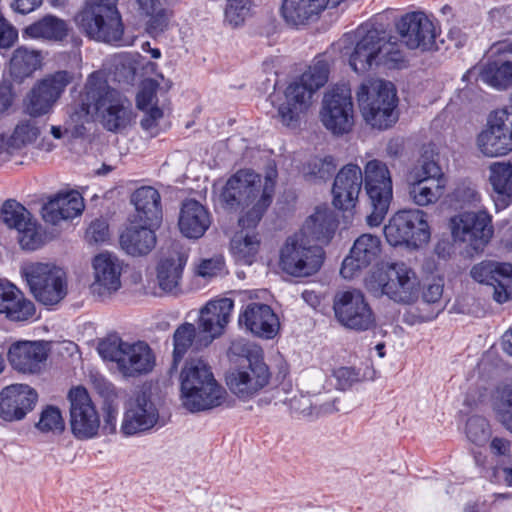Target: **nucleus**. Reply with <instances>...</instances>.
<instances>
[{"label":"nucleus","instance_id":"1","mask_svg":"<svg viewBox=\"0 0 512 512\" xmlns=\"http://www.w3.org/2000/svg\"><path fill=\"white\" fill-rule=\"evenodd\" d=\"M363 184L371 205V213L366 221L370 227H377L385 219L393 198L391 174L382 161H368L364 173L355 164H347L341 168L333 183L332 203L340 210L354 207Z\"/></svg>","mask_w":512,"mask_h":512},{"label":"nucleus","instance_id":"2","mask_svg":"<svg viewBox=\"0 0 512 512\" xmlns=\"http://www.w3.org/2000/svg\"><path fill=\"white\" fill-rule=\"evenodd\" d=\"M75 122H89L97 116L103 127L116 132L131 120V103L116 89L109 86L101 72L91 73L79 95V103L71 108Z\"/></svg>","mask_w":512,"mask_h":512},{"label":"nucleus","instance_id":"3","mask_svg":"<svg viewBox=\"0 0 512 512\" xmlns=\"http://www.w3.org/2000/svg\"><path fill=\"white\" fill-rule=\"evenodd\" d=\"M219 198L225 209L240 212L241 228H256L271 205V186L261 189L260 175L242 169L226 181Z\"/></svg>","mask_w":512,"mask_h":512},{"label":"nucleus","instance_id":"4","mask_svg":"<svg viewBox=\"0 0 512 512\" xmlns=\"http://www.w3.org/2000/svg\"><path fill=\"white\" fill-rule=\"evenodd\" d=\"M219 198L225 209L240 212L241 228H256L271 205V186L261 189L260 175L242 169L226 181Z\"/></svg>","mask_w":512,"mask_h":512},{"label":"nucleus","instance_id":"5","mask_svg":"<svg viewBox=\"0 0 512 512\" xmlns=\"http://www.w3.org/2000/svg\"><path fill=\"white\" fill-rule=\"evenodd\" d=\"M328 78V63L325 60H317L301 76L292 81L276 105L279 122L287 128H297L302 115L312 104L314 93L327 83Z\"/></svg>","mask_w":512,"mask_h":512},{"label":"nucleus","instance_id":"6","mask_svg":"<svg viewBox=\"0 0 512 512\" xmlns=\"http://www.w3.org/2000/svg\"><path fill=\"white\" fill-rule=\"evenodd\" d=\"M183 406L190 412L209 410L220 406L226 391L217 382L211 367L201 358L186 361L180 374Z\"/></svg>","mask_w":512,"mask_h":512},{"label":"nucleus","instance_id":"7","mask_svg":"<svg viewBox=\"0 0 512 512\" xmlns=\"http://www.w3.org/2000/svg\"><path fill=\"white\" fill-rule=\"evenodd\" d=\"M365 287L375 297L385 295L395 303L409 305L419 297L420 280L406 263L395 262L373 271Z\"/></svg>","mask_w":512,"mask_h":512},{"label":"nucleus","instance_id":"8","mask_svg":"<svg viewBox=\"0 0 512 512\" xmlns=\"http://www.w3.org/2000/svg\"><path fill=\"white\" fill-rule=\"evenodd\" d=\"M78 28L96 41L123 45L124 27L117 0H87L75 16Z\"/></svg>","mask_w":512,"mask_h":512},{"label":"nucleus","instance_id":"9","mask_svg":"<svg viewBox=\"0 0 512 512\" xmlns=\"http://www.w3.org/2000/svg\"><path fill=\"white\" fill-rule=\"evenodd\" d=\"M357 100L365 122L379 130L391 127L398 120V98L393 83L381 79L362 83Z\"/></svg>","mask_w":512,"mask_h":512},{"label":"nucleus","instance_id":"10","mask_svg":"<svg viewBox=\"0 0 512 512\" xmlns=\"http://www.w3.org/2000/svg\"><path fill=\"white\" fill-rule=\"evenodd\" d=\"M98 352L103 359L115 362L124 377L147 374L155 366L152 349L142 341L128 343L119 337H111L99 343Z\"/></svg>","mask_w":512,"mask_h":512},{"label":"nucleus","instance_id":"11","mask_svg":"<svg viewBox=\"0 0 512 512\" xmlns=\"http://www.w3.org/2000/svg\"><path fill=\"white\" fill-rule=\"evenodd\" d=\"M385 31L370 24L358 27L354 32L346 33L340 40L341 53L348 57L350 67L358 74L379 66L381 43Z\"/></svg>","mask_w":512,"mask_h":512},{"label":"nucleus","instance_id":"12","mask_svg":"<svg viewBox=\"0 0 512 512\" xmlns=\"http://www.w3.org/2000/svg\"><path fill=\"white\" fill-rule=\"evenodd\" d=\"M271 372L263 358L248 355L241 362L230 368L225 381L230 392L243 402L259 395L270 383Z\"/></svg>","mask_w":512,"mask_h":512},{"label":"nucleus","instance_id":"13","mask_svg":"<svg viewBox=\"0 0 512 512\" xmlns=\"http://www.w3.org/2000/svg\"><path fill=\"white\" fill-rule=\"evenodd\" d=\"M31 293L45 306L60 303L67 295L65 272L52 264L32 263L22 269Z\"/></svg>","mask_w":512,"mask_h":512},{"label":"nucleus","instance_id":"14","mask_svg":"<svg viewBox=\"0 0 512 512\" xmlns=\"http://www.w3.org/2000/svg\"><path fill=\"white\" fill-rule=\"evenodd\" d=\"M384 235L391 246L419 248L431 235L427 214L420 209L400 210L384 226Z\"/></svg>","mask_w":512,"mask_h":512},{"label":"nucleus","instance_id":"15","mask_svg":"<svg viewBox=\"0 0 512 512\" xmlns=\"http://www.w3.org/2000/svg\"><path fill=\"white\" fill-rule=\"evenodd\" d=\"M322 263V248L311 245L298 233L289 236L280 250V268L294 277L311 276L321 268Z\"/></svg>","mask_w":512,"mask_h":512},{"label":"nucleus","instance_id":"16","mask_svg":"<svg viewBox=\"0 0 512 512\" xmlns=\"http://www.w3.org/2000/svg\"><path fill=\"white\" fill-rule=\"evenodd\" d=\"M335 319L341 326L356 332H365L376 326L375 314L358 289L339 291L333 299Z\"/></svg>","mask_w":512,"mask_h":512},{"label":"nucleus","instance_id":"17","mask_svg":"<svg viewBox=\"0 0 512 512\" xmlns=\"http://www.w3.org/2000/svg\"><path fill=\"white\" fill-rule=\"evenodd\" d=\"M450 229L456 242L465 243L476 252L483 250L494 233L492 216L486 210L465 211L451 217Z\"/></svg>","mask_w":512,"mask_h":512},{"label":"nucleus","instance_id":"18","mask_svg":"<svg viewBox=\"0 0 512 512\" xmlns=\"http://www.w3.org/2000/svg\"><path fill=\"white\" fill-rule=\"evenodd\" d=\"M320 120L334 135L351 131L354 125V106L349 88L337 86L324 95Z\"/></svg>","mask_w":512,"mask_h":512},{"label":"nucleus","instance_id":"19","mask_svg":"<svg viewBox=\"0 0 512 512\" xmlns=\"http://www.w3.org/2000/svg\"><path fill=\"white\" fill-rule=\"evenodd\" d=\"M477 146L487 157H499L512 151V111L490 113L485 129L477 136Z\"/></svg>","mask_w":512,"mask_h":512},{"label":"nucleus","instance_id":"20","mask_svg":"<svg viewBox=\"0 0 512 512\" xmlns=\"http://www.w3.org/2000/svg\"><path fill=\"white\" fill-rule=\"evenodd\" d=\"M68 399L72 434L79 440L96 437L100 429V416L88 391L81 386L74 387L69 391Z\"/></svg>","mask_w":512,"mask_h":512},{"label":"nucleus","instance_id":"21","mask_svg":"<svg viewBox=\"0 0 512 512\" xmlns=\"http://www.w3.org/2000/svg\"><path fill=\"white\" fill-rule=\"evenodd\" d=\"M0 217L8 228L17 232V239L22 249L34 251L43 245V236L31 213L19 202L6 200L1 208Z\"/></svg>","mask_w":512,"mask_h":512},{"label":"nucleus","instance_id":"22","mask_svg":"<svg viewBox=\"0 0 512 512\" xmlns=\"http://www.w3.org/2000/svg\"><path fill=\"white\" fill-rule=\"evenodd\" d=\"M159 410L146 391L137 392L125 405L120 431L125 436L144 433L159 421Z\"/></svg>","mask_w":512,"mask_h":512},{"label":"nucleus","instance_id":"23","mask_svg":"<svg viewBox=\"0 0 512 512\" xmlns=\"http://www.w3.org/2000/svg\"><path fill=\"white\" fill-rule=\"evenodd\" d=\"M70 82L67 71H57L42 79L27 96L26 112L33 117L49 113Z\"/></svg>","mask_w":512,"mask_h":512},{"label":"nucleus","instance_id":"24","mask_svg":"<svg viewBox=\"0 0 512 512\" xmlns=\"http://www.w3.org/2000/svg\"><path fill=\"white\" fill-rule=\"evenodd\" d=\"M471 277L491 289L494 301L499 304L512 299V264L495 261H483L474 265Z\"/></svg>","mask_w":512,"mask_h":512},{"label":"nucleus","instance_id":"25","mask_svg":"<svg viewBox=\"0 0 512 512\" xmlns=\"http://www.w3.org/2000/svg\"><path fill=\"white\" fill-rule=\"evenodd\" d=\"M400 38L410 49L430 50L435 44L436 28L424 12H410L396 22Z\"/></svg>","mask_w":512,"mask_h":512},{"label":"nucleus","instance_id":"26","mask_svg":"<svg viewBox=\"0 0 512 512\" xmlns=\"http://www.w3.org/2000/svg\"><path fill=\"white\" fill-rule=\"evenodd\" d=\"M94 282L91 289L102 300L111 297L121 288L123 263L114 254L103 252L93 259Z\"/></svg>","mask_w":512,"mask_h":512},{"label":"nucleus","instance_id":"27","mask_svg":"<svg viewBox=\"0 0 512 512\" xmlns=\"http://www.w3.org/2000/svg\"><path fill=\"white\" fill-rule=\"evenodd\" d=\"M381 253V240L372 234H362L355 241L350 253L342 262L340 274L345 279H352L363 269L374 263Z\"/></svg>","mask_w":512,"mask_h":512},{"label":"nucleus","instance_id":"28","mask_svg":"<svg viewBox=\"0 0 512 512\" xmlns=\"http://www.w3.org/2000/svg\"><path fill=\"white\" fill-rule=\"evenodd\" d=\"M48 358L46 345L41 341H17L7 352L11 367L22 374H39Z\"/></svg>","mask_w":512,"mask_h":512},{"label":"nucleus","instance_id":"29","mask_svg":"<svg viewBox=\"0 0 512 512\" xmlns=\"http://www.w3.org/2000/svg\"><path fill=\"white\" fill-rule=\"evenodd\" d=\"M37 392L26 384H12L0 392V418L12 422L22 420L33 410Z\"/></svg>","mask_w":512,"mask_h":512},{"label":"nucleus","instance_id":"30","mask_svg":"<svg viewBox=\"0 0 512 512\" xmlns=\"http://www.w3.org/2000/svg\"><path fill=\"white\" fill-rule=\"evenodd\" d=\"M240 326H245L253 335L272 339L279 330V320L270 306L262 303H250L239 315Z\"/></svg>","mask_w":512,"mask_h":512},{"label":"nucleus","instance_id":"31","mask_svg":"<svg viewBox=\"0 0 512 512\" xmlns=\"http://www.w3.org/2000/svg\"><path fill=\"white\" fill-rule=\"evenodd\" d=\"M234 303L230 298L208 302L200 311L198 328L211 336V343L219 337L230 321Z\"/></svg>","mask_w":512,"mask_h":512},{"label":"nucleus","instance_id":"32","mask_svg":"<svg viewBox=\"0 0 512 512\" xmlns=\"http://www.w3.org/2000/svg\"><path fill=\"white\" fill-rule=\"evenodd\" d=\"M211 344V336L203 333L192 323L179 325L173 333V361L170 373L177 369L178 363L189 351H200Z\"/></svg>","mask_w":512,"mask_h":512},{"label":"nucleus","instance_id":"33","mask_svg":"<svg viewBox=\"0 0 512 512\" xmlns=\"http://www.w3.org/2000/svg\"><path fill=\"white\" fill-rule=\"evenodd\" d=\"M158 227L135 221L121 233L119 239L121 248L131 256L149 254L156 246L155 230Z\"/></svg>","mask_w":512,"mask_h":512},{"label":"nucleus","instance_id":"34","mask_svg":"<svg viewBox=\"0 0 512 512\" xmlns=\"http://www.w3.org/2000/svg\"><path fill=\"white\" fill-rule=\"evenodd\" d=\"M0 314L11 321H26L35 314V306L13 283L0 281Z\"/></svg>","mask_w":512,"mask_h":512},{"label":"nucleus","instance_id":"35","mask_svg":"<svg viewBox=\"0 0 512 512\" xmlns=\"http://www.w3.org/2000/svg\"><path fill=\"white\" fill-rule=\"evenodd\" d=\"M131 202L136 209V222L160 226L162 221V207L158 190L151 186H142L134 191Z\"/></svg>","mask_w":512,"mask_h":512},{"label":"nucleus","instance_id":"36","mask_svg":"<svg viewBox=\"0 0 512 512\" xmlns=\"http://www.w3.org/2000/svg\"><path fill=\"white\" fill-rule=\"evenodd\" d=\"M210 224V214L202 204L193 199L183 203L178 225L185 237L190 239L201 238Z\"/></svg>","mask_w":512,"mask_h":512},{"label":"nucleus","instance_id":"37","mask_svg":"<svg viewBox=\"0 0 512 512\" xmlns=\"http://www.w3.org/2000/svg\"><path fill=\"white\" fill-rule=\"evenodd\" d=\"M489 86L497 90H506L512 86V60H495L489 62L481 72L473 68L469 69L462 76L463 82L476 80L477 76Z\"/></svg>","mask_w":512,"mask_h":512},{"label":"nucleus","instance_id":"38","mask_svg":"<svg viewBox=\"0 0 512 512\" xmlns=\"http://www.w3.org/2000/svg\"><path fill=\"white\" fill-rule=\"evenodd\" d=\"M337 228V222L333 213L328 209L317 208L316 211L309 216L298 233L309 243L317 241L327 244L334 235Z\"/></svg>","mask_w":512,"mask_h":512},{"label":"nucleus","instance_id":"39","mask_svg":"<svg viewBox=\"0 0 512 512\" xmlns=\"http://www.w3.org/2000/svg\"><path fill=\"white\" fill-rule=\"evenodd\" d=\"M255 228H241L230 242V252L234 260L242 265H251L259 252L260 237Z\"/></svg>","mask_w":512,"mask_h":512},{"label":"nucleus","instance_id":"40","mask_svg":"<svg viewBox=\"0 0 512 512\" xmlns=\"http://www.w3.org/2000/svg\"><path fill=\"white\" fill-rule=\"evenodd\" d=\"M186 260L179 253L162 259L157 266L159 287L165 292H174L180 283Z\"/></svg>","mask_w":512,"mask_h":512},{"label":"nucleus","instance_id":"41","mask_svg":"<svg viewBox=\"0 0 512 512\" xmlns=\"http://www.w3.org/2000/svg\"><path fill=\"white\" fill-rule=\"evenodd\" d=\"M41 65V55L36 50L18 47L10 59L9 71L11 77L22 82L30 77Z\"/></svg>","mask_w":512,"mask_h":512},{"label":"nucleus","instance_id":"42","mask_svg":"<svg viewBox=\"0 0 512 512\" xmlns=\"http://www.w3.org/2000/svg\"><path fill=\"white\" fill-rule=\"evenodd\" d=\"M68 27L64 20L47 15L24 29V35L34 39L62 40L67 36Z\"/></svg>","mask_w":512,"mask_h":512},{"label":"nucleus","instance_id":"43","mask_svg":"<svg viewBox=\"0 0 512 512\" xmlns=\"http://www.w3.org/2000/svg\"><path fill=\"white\" fill-rule=\"evenodd\" d=\"M445 184L434 180L415 179L410 185L409 196L418 206L435 203L442 195Z\"/></svg>","mask_w":512,"mask_h":512},{"label":"nucleus","instance_id":"44","mask_svg":"<svg viewBox=\"0 0 512 512\" xmlns=\"http://www.w3.org/2000/svg\"><path fill=\"white\" fill-rule=\"evenodd\" d=\"M489 181L493 190L512 200V164L510 162H494L489 166Z\"/></svg>","mask_w":512,"mask_h":512},{"label":"nucleus","instance_id":"45","mask_svg":"<svg viewBox=\"0 0 512 512\" xmlns=\"http://www.w3.org/2000/svg\"><path fill=\"white\" fill-rule=\"evenodd\" d=\"M494 410L501 424L512 434V381L497 386Z\"/></svg>","mask_w":512,"mask_h":512},{"label":"nucleus","instance_id":"46","mask_svg":"<svg viewBox=\"0 0 512 512\" xmlns=\"http://www.w3.org/2000/svg\"><path fill=\"white\" fill-rule=\"evenodd\" d=\"M382 65L388 69H400L405 66L404 52L400 45L385 39L381 43V53L379 55V66Z\"/></svg>","mask_w":512,"mask_h":512},{"label":"nucleus","instance_id":"47","mask_svg":"<svg viewBox=\"0 0 512 512\" xmlns=\"http://www.w3.org/2000/svg\"><path fill=\"white\" fill-rule=\"evenodd\" d=\"M40 135V129L35 120H24L17 124L11 136V144L21 148L33 143Z\"/></svg>","mask_w":512,"mask_h":512},{"label":"nucleus","instance_id":"48","mask_svg":"<svg viewBox=\"0 0 512 512\" xmlns=\"http://www.w3.org/2000/svg\"><path fill=\"white\" fill-rule=\"evenodd\" d=\"M251 0H227L225 21L232 27L241 26L251 14Z\"/></svg>","mask_w":512,"mask_h":512},{"label":"nucleus","instance_id":"49","mask_svg":"<svg viewBox=\"0 0 512 512\" xmlns=\"http://www.w3.org/2000/svg\"><path fill=\"white\" fill-rule=\"evenodd\" d=\"M36 427L41 432H62L65 424L59 408L47 406L41 413Z\"/></svg>","mask_w":512,"mask_h":512},{"label":"nucleus","instance_id":"50","mask_svg":"<svg viewBox=\"0 0 512 512\" xmlns=\"http://www.w3.org/2000/svg\"><path fill=\"white\" fill-rule=\"evenodd\" d=\"M336 167L337 164L332 156L324 158L315 157L307 165V175L314 179L325 181L333 176Z\"/></svg>","mask_w":512,"mask_h":512},{"label":"nucleus","instance_id":"51","mask_svg":"<svg viewBox=\"0 0 512 512\" xmlns=\"http://www.w3.org/2000/svg\"><path fill=\"white\" fill-rule=\"evenodd\" d=\"M481 200L479 192L471 182L459 183L451 194V201L460 208L465 206H476Z\"/></svg>","mask_w":512,"mask_h":512},{"label":"nucleus","instance_id":"52","mask_svg":"<svg viewBox=\"0 0 512 512\" xmlns=\"http://www.w3.org/2000/svg\"><path fill=\"white\" fill-rule=\"evenodd\" d=\"M54 197L56 201L59 202L62 212L70 219L80 215L84 209L83 198L78 192L70 191L66 193H58Z\"/></svg>","mask_w":512,"mask_h":512},{"label":"nucleus","instance_id":"53","mask_svg":"<svg viewBox=\"0 0 512 512\" xmlns=\"http://www.w3.org/2000/svg\"><path fill=\"white\" fill-rule=\"evenodd\" d=\"M468 439L476 445H482L489 437L488 422L480 416H472L466 423Z\"/></svg>","mask_w":512,"mask_h":512},{"label":"nucleus","instance_id":"54","mask_svg":"<svg viewBox=\"0 0 512 512\" xmlns=\"http://www.w3.org/2000/svg\"><path fill=\"white\" fill-rule=\"evenodd\" d=\"M159 84L154 79H146L142 82L140 91L136 96V104L140 110L148 109L151 105L157 104L156 93Z\"/></svg>","mask_w":512,"mask_h":512},{"label":"nucleus","instance_id":"55","mask_svg":"<svg viewBox=\"0 0 512 512\" xmlns=\"http://www.w3.org/2000/svg\"><path fill=\"white\" fill-rule=\"evenodd\" d=\"M419 163L420 166L415 172V179L434 180V182L445 184L441 167L435 160L422 156Z\"/></svg>","mask_w":512,"mask_h":512},{"label":"nucleus","instance_id":"56","mask_svg":"<svg viewBox=\"0 0 512 512\" xmlns=\"http://www.w3.org/2000/svg\"><path fill=\"white\" fill-rule=\"evenodd\" d=\"M42 218L46 223L57 225L62 220H68L65 213L60 209L59 202L56 201L55 197L51 198L45 203L41 209Z\"/></svg>","mask_w":512,"mask_h":512},{"label":"nucleus","instance_id":"57","mask_svg":"<svg viewBox=\"0 0 512 512\" xmlns=\"http://www.w3.org/2000/svg\"><path fill=\"white\" fill-rule=\"evenodd\" d=\"M109 237V226L103 219H96L86 230V238L90 243H103Z\"/></svg>","mask_w":512,"mask_h":512},{"label":"nucleus","instance_id":"58","mask_svg":"<svg viewBox=\"0 0 512 512\" xmlns=\"http://www.w3.org/2000/svg\"><path fill=\"white\" fill-rule=\"evenodd\" d=\"M17 39V29L0 13V49L11 48Z\"/></svg>","mask_w":512,"mask_h":512},{"label":"nucleus","instance_id":"59","mask_svg":"<svg viewBox=\"0 0 512 512\" xmlns=\"http://www.w3.org/2000/svg\"><path fill=\"white\" fill-rule=\"evenodd\" d=\"M224 260L221 256L203 259L197 268L198 275L202 277H214L223 272Z\"/></svg>","mask_w":512,"mask_h":512},{"label":"nucleus","instance_id":"60","mask_svg":"<svg viewBox=\"0 0 512 512\" xmlns=\"http://www.w3.org/2000/svg\"><path fill=\"white\" fill-rule=\"evenodd\" d=\"M150 17L147 26L150 33H159L164 31L168 25V13L165 9L159 7L153 14H147Z\"/></svg>","mask_w":512,"mask_h":512},{"label":"nucleus","instance_id":"61","mask_svg":"<svg viewBox=\"0 0 512 512\" xmlns=\"http://www.w3.org/2000/svg\"><path fill=\"white\" fill-rule=\"evenodd\" d=\"M444 282L441 278L433 279L423 290V300L426 303H437L443 294Z\"/></svg>","mask_w":512,"mask_h":512},{"label":"nucleus","instance_id":"62","mask_svg":"<svg viewBox=\"0 0 512 512\" xmlns=\"http://www.w3.org/2000/svg\"><path fill=\"white\" fill-rule=\"evenodd\" d=\"M290 409L292 413L298 416L310 417L313 414L311 401L306 396L294 397L290 400Z\"/></svg>","mask_w":512,"mask_h":512},{"label":"nucleus","instance_id":"63","mask_svg":"<svg viewBox=\"0 0 512 512\" xmlns=\"http://www.w3.org/2000/svg\"><path fill=\"white\" fill-rule=\"evenodd\" d=\"M117 427V407L108 404L105 408L104 424L102 430L105 434H114Z\"/></svg>","mask_w":512,"mask_h":512},{"label":"nucleus","instance_id":"64","mask_svg":"<svg viewBox=\"0 0 512 512\" xmlns=\"http://www.w3.org/2000/svg\"><path fill=\"white\" fill-rule=\"evenodd\" d=\"M42 4V0H11V8L20 14H28Z\"/></svg>","mask_w":512,"mask_h":512}]
</instances>
